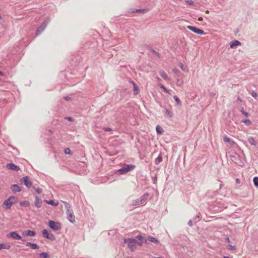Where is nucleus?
I'll return each mask as SVG.
<instances>
[{"mask_svg":"<svg viewBox=\"0 0 258 258\" xmlns=\"http://www.w3.org/2000/svg\"><path fill=\"white\" fill-rule=\"evenodd\" d=\"M26 245V246H30V247L33 249H36L39 248V246L36 243H32L30 242H27Z\"/></svg>","mask_w":258,"mask_h":258,"instance_id":"18","label":"nucleus"},{"mask_svg":"<svg viewBox=\"0 0 258 258\" xmlns=\"http://www.w3.org/2000/svg\"><path fill=\"white\" fill-rule=\"evenodd\" d=\"M43 201L41 198L36 196L35 197L34 205L37 208H40L42 206Z\"/></svg>","mask_w":258,"mask_h":258,"instance_id":"9","label":"nucleus"},{"mask_svg":"<svg viewBox=\"0 0 258 258\" xmlns=\"http://www.w3.org/2000/svg\"><path fill=\"white\" fill-rule=\"evenodd\" d=\"M165 113L168 116H169L170 118H171L172 117H173V112L172 111H170L169 110H168V109H166V108L165 109Z\"/></svg>","mask_w":258,"mask_h":258,"instance_id":"30","label":"nucleus"},{"mask_svg":"<svg viewBox=\"0 0 258 258\" xmlns=\"http://www.w3.org/2000/svg\"><path fill=\"white\" fill-rule=\"evenodd\" d=\"M20 205L24 207H28L30 206V202L28 201H23L20 203Z\"/></svg>","mask_w":258,"mask_h":258,"instance_id":"23","label":"nucleus"},{"mask_svg":"<svg viewBox=\"0 0 258 258\" xmlns=\"http://www.w3.org/2000/svg\"><path fill=\"white\" fill-rule=\"evenodd\" d=\"M223 140L225 142L228 143L231 145H233L235 143V142L233 141L230 140V139L226 135H225L223 137Z\"/></svg>","mask_w":258,"mask_h":258,"instance_id":"20","label":"nucleus"},{"mask_svg":"<svg viewBox=\"0 0 258 258\" xmlns=\"http://www.w3.org/2000/svg\"><path fill=\"white\" fill-rule=\"evenodd\" d=\"M228 248L229 250H234L236 249V246L235 245H232L231 244H228Z\"/></svg>","mask_w":258,"mask_h":258,"instance_id":"37","label":"nucleus"},{"mask_svg":"<svg viewBox=\"0 0 258 258\" xmlns=\"http://www.w3.org/2000/svg\"><path fill=\"white\" fill-rule=\"evenodd\" d=\"M64 153L67 155H72V152L69 148L64 149Z\"/></svg>","mask_w":258,"mask_h":258,"instance_id":"36","label":"nucleus"},{"mask_svg":"<svg viewBox=\"0 0 258 258\" xmlns=\"http://www.w3.org/2000/svg\"><path fill=\"white\" fill-rule=\"evenodd\" d=\"M148 196L149 195L147 193H146L145 194L141 196L140 198L139 199L140 204H143L147 199Z\"/></svg>","mask_w":258,"mask_h":258,"instance_id":"17","label":"nucleus"},{"mask_svg":"<svg viewBox=\"0 0 258 258\" xmlns=\"http://www.w3.org/2000/svg\"><path fill=\"white\" fill-rule=\"evenodd\" d=\"M173 98L174 99L175 102L178 105H179V106L181 105L182 102L180 101V100L179 99V98L177 96H176V95L174 96Z\"/></svg>","mask_w":258,"mask_h":258,"instance_id":"31","label":"nucleus"},{"mask_svg":"<svg viewBox=\"0 0 258 258\" xmlns=\"http://www.w3.org/2000/svg\"><path fill=\"white\" fill-rule=\"evenodd\" d=\"M143 242L144 241H140L139 242H138L137 243H138L139 245L142 246L143 245Z\"/></svg>","mask_w":258,"mask_h":258,"instance_id":"55","label":"nucleus"},{"mask_svg":"<svg viewBox=\"0 0 258 258\" xmlns=\"http://www.w3.org/2000/svg\"><path fill=\"white\" fill-rule=\"evenodd\" d=\"M42 234L45 238L50 240L51 241H54L55 240V237L54 235L51 232H48L46 229H43L42 231Z\"/></svg>","mask_w":258,"mask_h":258,"instance_id":"5","label":"nucleus"},{"mask_svg":"<svg viewBox=\"0 0 258 258\" xmlns=\"http://www.w3.org/2000/svg\"><path fill=\"white\" fill-rule=\"evenodd\" d=\"M243 122H244L246 125H250L251 123V121L249 119H246L243 120Z\"/></svg>","mask_w":258,"mask_h":258,"instance_id":"38","label":"nucleus"},{"mask_svg":"<svg viewBox=\"0 0 258 258\" xmlns=\"http://www.w3.org/2000/svg\"><path fill=\"white\" fill-rule=\"evenodd\" d=\"M0 76H4V73L3 72H2L1 71H0Z\"/></svg>","mask_w":258,"mask_h":258,"instance_id":"60","label":"nucleus"},{"mask_svg":"<svg viewBox=\"0 0 258 258\" xmlns=\"http://www.w3.org/2000/svg\"><path fill=\"white\" fill-rule=\"evenodd\" d=\"M155 258H163V257H155Z\"/></svg>","mask_w":258,"mask_h":258,"instance_id":"64","label":"nucleus"},{"mask_svg":"<svg viewBox=\"0 0 258 258\" xmlns=\"http://www.w3.org/2000/svg\"><path fill=\"white\" fill-rule=\"evenodd\" d=\"M8 236L15 240H19L22 239V237L17 232H11L8 235Z\"/></svg>","mask_w":258,"mask_h":258,"instance_id":"10","label":"nucleus"},{"mask_svg":"<svg viewBox=\"0 0 258 258\" xmlns=\"http://www.w3.org/2000/svg\"><path fill=\"white\" fill-rule=\"evenodd\" d=\"M160 88L163 89L164 91L165 92H166V93H167L168 94H170V92H169V90H168L164 85L160 84Z\"/></svg>","mask_w":258,"mask_h":258,"instance_id":"35","label":"nucleus"},{"mask_svg":"<svg viewBox=\"0 0 258 258\" xmlns=\"http://www.w3.org/2000/svg\"><path fill=\"white\" fill-rule=\"evenodd\" d=\"M8 200L12 203V205L17 203L18 202V198L14 196H10Z\"/></svg>","mask_w":258,"mask_h":258,"instance_id":"19","label":"nucleus"},{"mask_svg":"<svg viewBox=\"0 0 258 258\" xmlns=\"http://www.w3.org/2000/svg\"><path fill=\"white\" fill-rule=\"evenodd\" d=\"M48 226L50 228L54 231H58L61 228L60 223L53 220H49L48 221Z\"/></svg>","mask_w":258,"mask_h":258,"instance_id":"3","label":"nucleus"},{"mask_svg":"<svg viewBox=\"0 0 258 258\" xmlns=\"http://www.w3.org/2000/svg\"><path fill=\"white\" fill-rule=\"evenodd\" d=\"M66 209V213L67 215L68 220L71 223H74L76 221L73 211L71 209V206L69 203L67 202H63Z\"/></svg>","mask_w":258,"mask_h":258,"instance_id":"1","label":"nucleus"},{"mask_svg":"<svg viewBox=\"0 0 258 258\" xmlns=\"http://www.w3.org/2000/svg\"><path fill=\"white\" fill-rule=\"evenodd\" d=\"M12 206V203L8 199L6 200L2 204V207L6 210H9Z\"/></svg>","mask_w":258,"mask_h":258,"instance_id":"11","label":"nucleus"},{"mask_svg":"<svg viewBox=\"0 0 258 258\" xmlns=\"http://www.w3.org/2000/svg\"><path fill=\"white\" fill-rule=\"evenodd\" d=\"M248 141L249 143V144H250V145H251L252 146H255L257 145L256 142L255 141V140L254 139V138L253 137H250L248 138Z\"/></svg>","mask_w":258,"mask_h":258,"instance_id":"21","label":"nucleus"},{"mask_svg":"<svg viewBox=\"0 0 258 258\" xmlns=\"http://www.w3.org/2000/svg\"><path fill=\"white\" fill-rule=\"evenodd\" d=\"M254 185L258 187V177H254L253 179Z\"/></svg>","mask_w":258,"mask_h":258,"instance_id":"34","label":"nucleus"},{"mask_svg":"<svg viewBox=\"0 0 258 258\" xmlns=\"http://www.w3.org/2000/svg\"><path fill=\"white\" fill-rule=\"evenodd\" d=\"M241 112L246 117H248L249 115V114L247 112L245 111L244 110H242Z\"/></svg>","mask_w":258,"mask_h":258,"instance_id":"46","label":"nucleus"},{"mask_svg":"<svg viewBox=\"0 0 258 258\" xmlns=\"http://www.w3.org/2000/svg\"><path fill=\"white\" fill-rule=\"evenodd\" d=\"M238 163L239 164H237L238 165H240V166H242L243 165V162L242 161L240 160V161H238Z\"/></svg>","mask_w":258,"mask_h":258,"instance_id":"53","label":"nucleus"},{"mask_svg":"<svg viewBox=\"0 0 258 258\" xmlns=\"http://www.w3.org/2000/svg\"><path fill=\"white\" fill-rule=\"evenodd\" d=\"M7 168H8L9 169H11L16 171H18L20 169V167L18 166L15 165L13 163H8L7 164Z\"/></svg>","mask_w":258,"mask_h":258,"instance_id":"12","label":"nucleus"},{"mask_svg":"<svg viewBox=\"0 0 258 258\" xmlns=\"http://www.w3.org/2000/svg\"><path fill=\"white\" fill-rule=\"evenodd\" d=\"M11 189L14 192H20L21 191V188L19 185L17 184H14L12 185L11 186Z\"/></svg>","mask_w":258,"mask_h":258,"instance_id":"14","label":"nucleus"},{"mask_svg":"<svg viewBox=\"0 0 258 258\" xmlns=\"http://www.w3.org/2000/svg\"><path fill=\"white\" fill-rule=\"evenodd\" d=\"M203 18H202V17H199V18H198V21H199L201 22V21H203Z\"/></svg>","mask_w":258,"mask_h":258,"instance_id":"58","label":"nucleus"},{"mask_svg":"<svg viewBox=\"0 0 258 258\" xmlns=\"http://www.w3.org/2000/svg\"><path fill=\"white\" fill-rule=\"evenodd\" d=\"M136 238L138 239L139 241H144L145 238L143 236H142L141 235H138L137 236H136Z\"/></svg>","mask_w":258,"mask_h":258,"instance_id":"39","label":"nucleus"},{"mask_svg":"<svg viewBox=\"0 0 258 258\" xmlns=\"http://www.w3.org/2000/svg\"><path fill=\"white\" fill-rule=\"evenodd\" d=\"M157 176H156L154 178V180H153V183H156V181H157Z\"/></svg>","mask_w":258,"mask_h":258,"instance_id":"57","label":"nucleus"},{"mask_svg":"<svg viewBox=\"0 0 258 258\" xmlns=\"http://www.w3.org/2000/svg\"><path fill=\"white\" fill-rule=\"evenodd\" d=\"M173 72L176 74H178V73H179V71L178 70L176 69H174L173 70Z\"/></svg>","mask_w":258,"mask_h":258,"instance_id":"50","label":"nucleus"},{"mask_svg":"<svg viewBox=\"0 0 258 258\" xmlns=\"http://www.w3.org/2000/svg\"><path fill=\"white\" fill-rule=\"evenodd\" d=\"M48 132L50 133H52V131L51 130H48Z\"/></svg>","mask_w":258,"mask_h":258,"instance_id":"61","label":"nucleus"},{"mask_svg":"<svg viewBox=\"0 0 258 258\" xmlns=\"http://www.w3.org/2000/svg\"><path fill=\"white\" fill-rule=\"evenodd\" d=\"M224 240L225 242H230V239L228 237H225L224 238Z\"/></svg>","mask_w":258,"mask_h":258,"instance_id":"52","label":"nucleus"},{"mask_svg":"<svg viewBox=\"0 0 258 258\" xmlns=\"http://www.w3.org/2000/svg\"><path fill=\"white\" fill-rule=\"evenodd\" d=\"M134 86V91L135 95L138 94L139 93V89L137 85L134 82H132Z\"/></svg>","mask_w":258,"mask_h":258,"instance_id":"24","label":"nucleus"},{"mask_svg":"<svg viewBox=\"0 0 258 258\" xmlns=\"http://www.w3.org/2000/svg\"><path fill=\"white\" fill-rule=\"evenodd\" d=\"M156 132L158 134H162L164 132L163 128L159 125H157L156 127Z\"/></svg>","mask_w":258,"mask_h":258,"instance_id":"25","label":"nucleus"},{"mask_svg":"<svg viewBox=\"0 0 258 258\" xmlns=\"http://www.w3.org/2000/svg\"><path fill=\"white\" fill-rule=\"evenodd\" d=\"M10 247L11 246L10 245L0 243V250L2 249H9Z\"/></svg>","mask_w":258,"mask_h":258,"instance_id":"26","label":"nucleus"},{"mask_svg":"<svg viewBox=\"0 0 258 258\" xmlns=\"http://www.w3.org/2000/svg\"><path fill=\"white\" fill-rule=\"evenodd\" d=\"M189 226L191 227L192 226V222L191 220H189L187 223Z\"/></svg>","mask_w":258,"mask_h":258,"instance_id":"49","label":"nucleus"},{"mask_svg":"<svg viewBox=\"0 0 258 258\" xmlns=\"http://www.w3.org/2000/svg\"><path fill=\"white\" fill-rule=\"evenodd\" d=\"M149 241L154 243H159V241L156 238L149 236L148 237Z\"/></svg>","mask_w":258,"mask_h":258,"instance_id":"27","label":"nucleus"},{"mask_svg":"<svg viewBox=\"0 0 258 258\" xmlns=\"http://www.w3.org/2000/svg\"><path fill=\"white\" fill-rule=\"evenodd\" d=\"M48 21L45 20L41 25L37 28L36 30V35H39L46 28L47 25L48 23Z\"/></svg>","mask_w":258,"mask_h":258,"instance_id":"7","label":"nucleus"},{"mask_svg":"<svg viewBox=\"0 0 258 258\" xmlns=\"http://www.w3.org/2000/svg\"><path fill=\"white\" fill-rule=\"evenodd\" d=\"M241 45V42L237 40H234L230 43V48H233L235 46Z\"/></svg>","mask_w":258,"mask_h":258,"instance_id":"15","label":"nucleus"},{"mask_svg":"<svg viewBox=\"0 0 258 258\" xmlns=\"http://www.w3.org/2000/svg\"><path fill=\"white\" fill-rule=\"evenodd\" d=\"M35 191L38 194H40L42 192V189L39 188H36L35 187H33Z\"/></svg>","mask_w":258,"mask_h":258,"instance_id":"40","label":"nucleus"},{"mask_svg":"<svg viewBox=\"0 0 258 258\" xmlns=\"http://www.w3.org/2000/svg\"><path fill=\"white\" fill-rule=\"evenodd\" d=\"M64 99L67 101H70L71 100V98L69 96H66L64 97Z\"/></svg>","mask_w":258,"mask_h":258,"instance_id":"51","label":"nucleus"},{"mask_svg":"<svg viewBox=\"0 0 258 258\" xmlns=\"http://www.w3.org/2000/svg\"><path fill=\"white\" fill-rule=\"evenodd\" d=\"M44 202L47 203L48 204L51 205L53 206H56L58 205L57 203H55L53 200H44Z\"/></svg>","mask_w":258,"mask_h":258,"instance_id":"28","label":"nucleus"},{"mask_svg":"<svg viewBox=\"0 0 258 258\" xmlns=\"http://www.w3.org/2000/svg\"><path fill=\"white\" fill-rule=\"evenodd\" d=\"M39 256L40 258H49V255L48 253L43 252L39 254Z\"/></svg>","mask_w":258,"mask_h":258,"instance_id":"29","label":"nucleus"},{"mask_svg":"<svg viewBox=\"0 0 258 258\" xmlns=\"http://www.w3.org/2000/svg\"><path fill=\"white\" fill-rule=\"evenodd\" d=\"M140 204V203L139 199H137V200L133 201V205H134V206H136V205H138Z\"/></svg>","mask_w":258,"mask_h":258,"instance_id":"43","label":"nucleus"},{"mask_svg":"<svg viewBox=\"0 0 258 258\" xmlns=\"http://www.w3.org/2000/svg\"><path fill=\"white\" fill-rule=\"evenodd\" d=\"M36 234L35 231L31 230H26L23 232V235L24 236L34 237Z\"/></svg>","mask_w":258,"mask_h":258,"instance_id":"13","label":"nucleus"},{"mask_svg":"<svg viewBox=\"0 0 258 258\" xmlns=\"http://www.w3.org/2000/svg\"><path fill=\"white\" fill-rule=\"evenodd\" d=\"M179 66L184 71L186 70V67H185L182 63H179Z\"/></svg>","mask_w":258,"mask_h":258,"instance_id":"44","label":"nucleus"},{"mask_svg":"<svg viewBox=\"0 0 258 258\" xmlns=\"http://www.w3.org/2000/svg\"><path fill=\"white\" fill-rule=\"evenodd\" d=\"M160 75L161 77L162 78H163L164 79H165L166 80H169L167 74L164 72H160Z\"/></svg>","mask_w":258,"mask_h":258,"instance_id":"32","label":"nucleus"},{"mask_svg":"<svg viewBox=\"0 0 258 258\" xmlns=\"http://www.w3.org/2000/svg\"><path fill=\"white\" fill-rule=\"evenodd\" d=\"M206 13H209V11L208 10H207V11H206Z\"/></svg>","mask_w":258,"mask_h":258,"instance_id":"63","label":"nucleus"},{"mask_svg":"<svg viewBox=\"0 0 258 258\" xmlns=\"http://www.w3.org/2000/svg\"><path fill=\"white\" fill-rule=\"evenodd\" d=\"M238 100L240 102H242L241 98L239 97H238Z\"/></svg>","mask_w":258,"mask_h":258,"instance_id":"59","label":"nucleus"},{"mask_svg":"<svg viewBox=\"0 0 258 258\" xmlns=\"http://www.w3.org/2000/svg\"><path fill=\"white\" fill-rule=\"evenodd\" d=\"M251 95L252 97H253L254 98H255V99L257 97V93L254 92V91H252L251 93Z\"/></svg>","mask_w":258,"mask_h":258,"instance_id":"45","label":"nucleus"},{"mask_svg":"<svg viewBox=\"0 0 258 258\" xmlns=\"http://www.w3.org/2000/svg\"><path fill=\"white\" fill-rule=\"evenodd\" d=\"M231 159L232 161L236 164L238 163V161H240V157L238 155L236 154L235 155L231 156Z\"/></svg>","mask_w":258,"mask_h":258,"instance_id":"16","label":"nucleus"},{"mask_svg":"<svg viewBox=\"0 0 258 258\" xmlns=\"http://www.w3.org/2000/svg\"><path fill=\"white\" fill-rule=\"evenodd\" d=\"M103 130L106 132H110L112 131V129L110 127H104L103 128Z\"/></svg>","mask_w":258,"mask_h":258,"instance_id":"47","label":"nucleus"},{"mask_svg":"<svg viewBox=\"0 0 258 258\" xmlns=\"http://www.w3.org/2000/svg\"><path fill=\"white\" fill-rule=\"evenodd\" d=\"M124 243H127L132 251H134L133 247H135L138 243V241L135 238H127L124 239Z\"/></svg>","mask_w":258,"mask_h":258,"instance_id":"4","label":"nucleus"},{"mask_svg":"<svg viewBox=\"0 0 258 258\" xmlns=\"http://www.w3.org/2000/svg\"><path fill=\"white\" fill-rule=\"evenodd\" d=\"M136 167V166L133 164H126L123 167H121L118 170L121 174H124L127 173L128 172L132 171Z\"/></svg>","mask_w":258,"mask_h":258,"instance_id":"2","label":"nucleus"},{"mask_svg":"<svg viewBox=\"0 0 258 258\" xmlns=\"http://www.w3.org/2000/svg\"><path fill=\"white\" fill-rule=\"evenodd\" d=\"M236 182L238 184H239L240 183V180L239 178L236 179Z\"/></svg>","mask_w":258,"mask_h":258,"instance_id":"56","label":"nucleus"},{"mask_svg":"<svg viewBox=\"0 0 258 258\" xmlns=\"http://www.w3.org/2000/svg\"><path fill=\"white\" fill-rule=\"evenodd\" d=\"M162 156L161 155H159L158 156V157L155 159V163L157 164L161 162L162 161Z\"/></svg>","mask_w":258,"mask_h":258,"instance_id":"33","label":"nucleus"},{"mask_svg":"<svg viewBox=\"0 0 258 258\" xmlns=\"http://www.w3.org/2000/svg\"><path fill=\"white\" fill-rule=\"evenodd\" d=\"M144 242L145 243H146V244H148L149 243V239H145V238H144Z\"/></svg>","mask_w":258,"mask_h":258,"instance_id":"54","label":"nucleus"},{"mask_svg":"<svg viewBox=\"0 0 258 258\" xmlns=\"http://www.w3.org/2000/svg\"><path fill=\"white\" fill-rule=\"evenodd\" d=\"M21 182L23 183L28 188H30L32 185V183L28 176L22 178L21 179Z\"/></svg>","mask_w":258,"mask_h":258,"instance_id":"6","label":"nucleus"},{"mask_svg":"<svg viewBox=\"0 0 258 258\" xmlns=\"http://www.w3.org/2000/svg\"><path fill=\"white\" fill-rule=\"evenodd\" d=\"M148 11V9H135L134 11H132L133 13L138 12L140 13H145Z\"/></svg>","mask_w":258,"mask_h":258,"instance_id":"22","label":"nucleus"},{"mask_svg":"<svg viewBox=\"0 0 258 258\" xmlns=\"http://www.w3.org/2000/svg\"><path fill=\"white\" fill-rule=\"evenodd\" d=\"M21 240L22 241H26V239H23L22 238Z\"/></svg>","mask_w":258,"mask_h":258,"instance_id":"62","label":"nucleus"},{"mask_svg":"<svg viewBox=\"0 0 258 258\" xmlns=\"http://www.w3.org/2000/svg\"><path fill=\"white\" fill-rule=\"evenodd\" d=\"M150 49L151 50L152 52H153L155 55L158 56V57H160V53L156 51L155 50H154L152 48L150 47Z\"/></svg>","mask_w":258,"mask_h":258,"instance_id":"42","label":"nucleus"},{"mask_svg":"<svg viewBox=\"0 0 258 258\" xmlns=\"http://www.w3.org/2000/svg\"><path fill=\"white\" fill-rule=\"evenodd\" d=\"M65 119L69 121H73V118L71 117H66L64 118Z\"/></svg>","mask_w":258,"mask_h":258,"instance_id":"48","label":"nucleus"},{"mask_svg":"<svg viewBox=\"0 0 258 258\" xmlns=\"http://www.w3.org/2000/svg\"><path fill=\"white\" fill-rule=\"evenodd\" d=\"M185 2L189 5H193L194 4V2L192 0H185Z\"/></svg>","mask_w":258,"mask_h":258,"instance_id":"41","label":"nucleus"},{"mask_svg":"<svg viewBox=\"0 0 258 258\" xmlns=\"http://www.w3.org/2000/svg\"><path fill=\"white\" fill-rule=\"evenodd\" d=\"M187 28L188 30L191 31L192 32H193L197 34L203 35V34H205V33L203 30L197 28L194 26H187Z\"/></svg>","mask_w":258,"mask_h":258,"instance_id":"8","label":"nucleus"}]
</instances>
